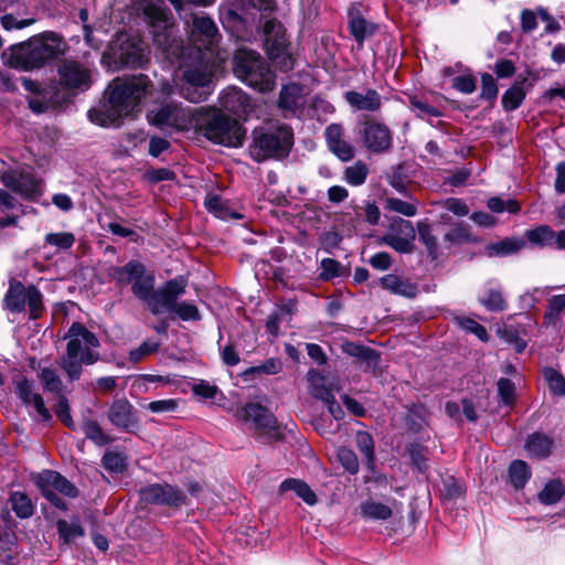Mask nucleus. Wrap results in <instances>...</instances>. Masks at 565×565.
I'll return each mask as SVG.
<instances>
[{"label":"nucleus","mask_w":565,"mask_h":565,"mask_svg":"<svg viewBox=\"0 0 565 565\" xmlns=\"http://www.w3.org/2000/svg\"><path fill=\"white\" fill-rule=\"evenodd\" d=\"M142 11L152 34L153 45L170 63L179 65L174 84L181 97L190 103L205 102L214 90L213 63L198 47H184L178 36L171 10L166 2H143Z\"/></svg>","instance_id":"f257e3e1"},{"label":"nucleus","mask_w":565,"mask_h":565,"mask_svg":"<svg viewBox=\"0 0 565 565\" xmlns=\"http://www.w3.org/2000/svg\"><path fill=\"white\" fill-rule=\"evenodd\" d=\"M151 87L149 77L143 74L117 77L108 86L107 103L88 111L90 121L104 127L120 126L122 119L139 107Z\"/></svg>","instance_id":"f03ea898"},{"label":"nucleus","mask_w":565,"mask_h":565,"mask_svg":"<svg viewBox=\"0 0 565 565\" xmlns=\"http://www.w3.org/2000/svg\"><path fill=\"white\" fill-rule=\"evenodd\" d=\"M64 339L67 340L65 353L57 360V365L65 372L70 382L78 381L83 374V365L95 364L100 355L95 349L100 342L95 333L83 323L73 322Z\"/></svg>","instance_id":"7ed1b4c3"},{"label":"nucleus","mask_w":565,"mask_h":565,"mask_svg":"<svg viewBox=\"0 0 565 565\" xmlns=\"http://www.w3.org/2000/svg\"><path fill=\"white\" fill-rule=\"evenodd\" d=\"M65 43L55 33L33 36L11 46L9 65L17 70L41 68L64 53Z\"/></svg>","instance_id":"20e7f679"},{"label":"nucleus","mask_w":565,"mask_h":565,"mask_svg":"<svg viewBox=\"0 0 565 565\" xmlns=\"http://www.w3.org/2000/svg\"><path fill=\"white\" fill-rule=\"evenodd\" d=\"M195 131L213 143L225 147H241L246 130L237 119L220 109L201 107L194 117Z\"/></svg>","instance_id":"39448f33"},{"label":"nucleus","mask_w":565,"mask_h":565,"mask_svg":"<svg viewBox=\"0 0 565 565\" xmlns=\"http://www.w3.org/2000/svg\"><path fill=\"white\" fill-rule=\"evenodd\" d=\"M294 147V130L288 125L257 127L252 132L249 154L256 162L286 159Z\"/></svg>","instance_id":"423d86ee"},{"label":"nucleus","mask_w":565,"mask_h":565,"mask_svg":"<svg viewBox=\"0 0 565 565\" xmlns=\"http://www.w3.org/2000/svg\"><path fill=\"white\" fill-rule=\"evenodd\" d=\"M234 73L248 86L268 92L275 84L274 73L266 61L256 52L241 50L234 56Z\"/></svg>","instance_id":"0eeeda50"},{"label":"nucleus","mask_w":565,"mask_h":565,"mask_svg":"<svg viewBox=\"0 0 565 565\" xmlns=\"http://www.w3.org/2000/svg\"><path fill=\"white\" fill-rule=\"evenodd\" d=\"M21 83L32 96L28 97V106L34 114H44L50 108H58L68 104L76 95L57 83L42 86L38 81L21 77Z\"/></svg>","instance_id":"6e6552de"},{"label":"nucleus","mask_w":565,"mask_h":565,"mask_svg":"<svg viewBox=\"0 0 565 565\" xmlns=\"http://www.w3.org/2000/svg\"><path fill=\"white\" fill-rule=\"evenodd\" d=\"M263 30L269 58L273 61L280 60V70L285 72L291 70L292 61L288 52L289 41L282 23L275 18L268 19L265 21Z\"/></svg>","instance_id":"1a4fd4ad"},{"label":"nucleus","mask_w":565,"mask_h":565,"mask_svg":"<svg viewBox=\"0 0 565 565\" xmlns=\"http://www.w3.org/2000/svg\"><path fill=\"white\" fill-rule=\"evenodd\" d=\"M58 84L78 95L93 85V72L87 65L72 58H63L57 65Z\"/></svg>","instance_id":"9d476101"},{"label":"nucleus","mask_w":565,"mask_h":565,"mask_svg":"<svg viewBox=\"0 0 565 565\" xmlns=\"http://www.w3.org/2000/svg\"><path fill=\"white\" fill-rule=\"evenodd\" d=\"M363 147L372 153H386L393 147V132L384 122L365 117L359 130Z\"/></svg>","instance_id":"9b49d317"},{"label":"nucleus","mask_w":565,"mask_h":565,"mask_svg":"<svg viewBox=\"0 0 565 565\" xmlns=\"http://www.w3.org/2000/svg\"><path fill=\"white\" fill-rule=\"evenodd\" d=\"M140 500L146 504L179 509L186 504V494L169 483H152L139 490Z\"/></svg>","instance_id":"f8f14e48"},{"label":"nucleus","mask_w":565,"mask_h":565,"mask_svg":"<svg viewBox=\"0 0 565 565\" xmlns=\"http://www.w3.org/2000/svg\"><path fill=\"white\" fill-rule=\"evenodd\" d=\"M239 416L245 422L253 423L258 437H267L273 440L280 438L277 419L265 406L258 403H248L242 408Z\"/></svg>","instance_id":"ddd939ff"},{"label":"nucleus","mask_w":565,"mask_h":565,"mask_svg":"<svg viewBox=\"0 0 565 565\" xmlns=\"http://www.w3.org/2000/svg\"><path fill=\"white\" fill-rule=\"evenodd\" d=\"M185 287L186 280L182 276L168 280L160 288L153 289L147 308L154 316L161 315L164 311L171 312L178 298L185 292Z\"/></svg>","instance_id":"4468645a"},{"label":"nucleus","mask_w":565,"mask_h":565,"mask_svg":"<svg viewBox=\"0 0 565 565\" xmlns=\"http://www.w3.org/2000/svg\"><path fill=\"white\" fill-rule=\"evenodd\" d=\"M220 33L214 21L207 17H195L190 36V44L184 47H198L202 54L213 58Z\"/></svg>","instance_id":"2eb2a0df"},{"label":"nucleus","mask_w":565,"mask_h":565,"mask_svg":"<svg viewBox=\"0 0 565 565\" xmlns=\"http://www.w3.org/2000/svg\"><path fill=\"white\" fill-rule=\"evenodd\" d=\"M0 179L6 188L25 200L35 201L42 194L38 179L29 171H7Z\"/></svg>","instance_id":"dca6fc26"},{"label":"nucleus","mask_w":565,"mask_h":565,"mask_svg":"<svg viewBox=\"0 0 565 565\" xmlns=\"http://www.w3.org/2000/svg\"><path fill=\"white\" fill-rule=\"evenodd\" d=\"M107 418L115 427L127 433L138 426L136 409L125 397L113 401L107 411Z\"/></svg>","instance_id":"f3484780"},{"label":"nucleus","mask_w":565,"mask_h":565,"mask_svg":"<svg viewBox=\"0 0 565 565\" xmlns=\"http://www.w3.org/2000/svg\"><path fill=\"white\" fill-rule=\"evenodd\" d=\"M117 61L124 66L145 67L149 62L148 50L142 41L127 39L122 41L115 52Z\"/></svg>","instance_id":"a211bd4d"},{"label":"nucleus","mask_w":565,"mask_h":565,"mask_svg":"<svg viewBox=\"0 0 565 565\" xmlns=\"http://www.w3.org/2000/svg\"><path fill=\"white\" fill-rule=\"evenodd\" d=\"M185 110L175 102L162 104L158 109H153L148 114L149 121L159 128L163 127H181L185 121Z\"/></svg>","instance_id":"6ab92c4d"},{"label":"nucleus","mask_w":565,"mask_h":565,"mask_svg":"<svg viewBox=\"0 0 565 565\" xmlns=\"http://www.w3.org/2000/svg\"><path fill=\"white\" fill-rule=\"evenodd\" d=\"M305 106L303 87L298 83H289L284 85L278 100V107L282 111L284 117L289 118L297 116L302 111Z\"/></svg>","instance_id":"aec40b11"},{"label":"nucleus","mask_w":565,"mask_h":565,"mask_svg":"<svg viewBox=\"0 0 565 565\" xmlns=\"http://www.w3.org/2000/svg\"><path fill=\"white\" fill-rule=\"evenodd\" d=\"M348 29L355 42L363 46L364 41L376 33L379 25L366 20L358 6L352 4L348 10Z\"/></svg>","instance_id":"412c9836"},{"label":"nucleus","mask_w":565,"mask_h":565,"mask_svg":"<svg viewBox=\"0 0 565 565\" xmlns=\"http://www.w3.org/2000/svg\"><path fill=\"white\" fill-rule=\"evenodd\" d=\"M220 105L238 117H246L252 110L250 97L237 87L224 89L220 96Z\"/></svg>","instance_id":"4be33fe9"},{"label":"nucleus","mask_w":565,"mask_h":565,"mask_svg":"<svg viewBox=\"0 0 565 565\" xmlns=\"http://www.w3.org/2000/svg\"><path fill=\"white\" fill-rule=\"evenodd\" d=\"M35 483H41L43 486L57 491L58 493L75 499L78 497L79 491L75 487L73 482L67 480L60 472L54 470H43L40 472L35 479Z\"/></svg>","instance_id":"5701e85b"},{"label":"nucleus","mask_w":565,"mask_h":565,"mask_svg":"<svg viewBox=\"0 0 565 565\" xmlns=\"http://www.w3.org/2000/svg\"><path fill=\"white\" fill-rule=\"evenodd\" d=\"M344 98L356 110L374 113L382 107V97L373 88H367L364 92L349 90L344 94Z\"/></svg>","instance_id":"b1692460"},{"label":"nucleus","mask_w":565,"mask_h":565,"mask_svg":"<svg viewBox=\"0 0 565 565\" xmlns=\"http://www.w3.org/2000/svg\"><path fill=\"white\" fill-rule=\"evenodd\" d=\"M147 271L146 266L139 260H129L124 266H115L110 270V277L120 287L127 286L140 278Z\"/></svg>","instance_id":"393cba45"},{"label":"nucleus","mask_w":565,"mask_h":565,"mask_svg":"<svg viewBox=\"0 0 565 565\" xmlns=\"http://www.w3.org/2000/svg\"><path fill=\"white\" fill-rule=\"evenodd\" d=\"M379 284L383 289L406 298H415L418 294V287L416 284L408 279H403L394 274L381 277Z\"/></svg>","instance_id":"a878e982"},{"label":"nucleus","mask_w":565,"mask_h":565,"mask_svg":"<svg viewBox=\"0 0 565 565\" xmlns=\"http://www.w3.org/2000/svg\"><path fill=\"white\" fill-rule=\"evenodd\" d=\"M342 352L363 362L365 372L374 371L380 361V354L374 349L354 342L343 343Z\"/></svg>","instance_id":"bb28decb"},{"label":"nucleus","mask_w":565,"mask_h":565,"mask_svg":"<svg viewBox=\"0 0 565 565\" xmlns=\"http://www.w3.org/2000/svg\"><path fill=\"white\" fill-rule=\"evenodd\" d=\"M204 205L210 213L221 220H242L244 217L241 213L233 211L228 201L223 200L218 194H209Z\"/></svg>","instance_id":"cd10ccee"},{"label":"nucleus","mask_w":565,"mask_h":565,"mask_svg":"<svg viewBox=\"0 0 565 565\" xmlns=\"http://www.w3.org/2000/svg\"><path fill=\"white\" fill-rule=\"evenodd\" d=\"M26 289L21 281L12 280L4 296L6 308L12 312H22L25 309Z\"/></svg>","instance_id":"c85d7f7f"},{"label":"nucleus","mask_w":565,"mask_h":565,"mask_svg":"<svg viewBox=\"0 0 565 565\" xmlns=\"http://www.w3.org/2000/svg\"><path fill=\"white\" fill-rule=\"evenodd\" d=\"M525 246L523 238L505 237L500 242L491 243L486 247L489 257H504L518 253Z\"/></svg>","instance_id":"c756f323"},{"label":"nucleus","mask_w":565,"mask_h":565,"mask_svg":"<svg viewBox=\"0 0 565 565\" xmlns=\"http://www.w3.org/2000/svg\"><path fill=\"white\" fill-rule=\"evenodd\" d=\"M9 503L14 514L20 519H30L34 514L35 504L26 492L12 491Z\"/></svg>","instance_id":"7c9ffc66"},{"label":"nucleus","mask_w":565,"mask_h":565,"mask_svg":"<svg viewBox=\"0 0 565 565\" xmlns=\"http://www.w3.org/2000/svg\"><path fill=\"white\" fill-rule=\"evenodd\" d=\"M56 530L61 545L66 546L74 544L76 539L85 535V530L78 521L68 523L66 520L60 519L56 521Z\"/></svg>","instance_id":"2f4dec72"},{"label":"nucleus","mask_w":565,"mask_h":565,"mask_svg":"<svg viewBox=\"0 0 565 565\" xmlns=\"http://www.w3.org/2000/svg\"><path fill=\"white\" fill-rule=\"evenodd\" d=\"M279 491L281 493L287 491H294L309 505H313L317 503L316 493L310 489V487L305 481L300 479H286L285 481L281 482Z\"/></svg>","instance_id":"473e14b6"},{"label":"nucleus","mask_w":565,"mask_h":565,"mask_svg":"<svg viewBox=\"0 0 565 565\" xmlns=\"http://www.w3.org/2000/svg\"><path fill=\"white\" fill-rule=\"evenodd\" d=\"M17 205V200L7 191L0 189V228L17 226L19 215L10 214Z\"/></svg>","instance_id":"72a5a7b5"},{"label":"nucleus","mask_w":565,"mask_h":565,"mask_svg":"<svg viewBox=\"0 0 565 565\" xmlns=\"http://www.w3.org/2000/svg\"><path fill=\"white\" fill-rule=\"evenodd\" d=\"M156 278L151 273L146 271L140 278L136 279L131 285L132 295L143 302L146 306L150 300L154 289Z\"/></svg>","instance_id":"f704fd0d"},{"label":"nucleus","mask_w":565,"mask_h":565,"mask_svg":"<svg viewBox=\"0 0 565 565\" xmlns=\"http://www.w3.org/2000/svg\"><path fill=\"white\" fill-rule=\"evenodd\" d=\"M553 441L546 435L534 433L526 440L527 451L537 458H545L551 454Z\"/></svg>","instance_id":"c9c22d12"},{"label":"nucleus","mask_w":565,"mask_h":565,"mask_svg":"<svg viewBox=\"0 0 565 565\" xmlns=\"http://www.w3.org/2000/svg\"><path fill=\"white\" fill-rule=\"evenodd\" d=\"M565 309V295H555L548 299L543 324L556 328Z\"/></svg>","instance_id":"e433bc0d"},{"label":"nucleus","mask_w":565,"mask_h":565,"mask_svg":"<svg viewBox=\"0 0 565 565\" xmlns=\"http://www.w3.org/2000/svg\"><path fill=\"white\" fill-rule=\"evenodd\" d=\"M360 509L361 515L364 519L385 521L388 520L393 514V511L388 505L375 502L373 500L363 502L360 505Z\"/></svg>","instance_id":"4c0bfd02"},{"label":"nucleus","mask_w":565,"mask_h":565,"mask_svg":"<svg viewBox=\"0 0 565 565\" xmlns=\"http://www.w3.org/2000/svg\"><path fill=\"white\" fill-rule=\"evenodd\" d=\"M526 239L537 247H552L554 230L548 225H540L525 232Z\"/></svg>","instance_id":"58836bf2"},{"label":"nucleus","mask_w":565,"mask_h":565,"mask_svg":"<svg viewBox=\"0 0 565 565\" xmlns=\"http://www.w3.org/2000/svg\"><path fill=\"white\" fill-rule=\"evenodd\" d=\"M417 231L418 239L425 245L428 257L431 260H436L438 258V241L433 234L430 225L425 222H419L417 224Z\"/></svg>","instance_id":"ea45409f"},{"label":"nucleus","mask_w":565,"mask_h":565,"mask_svg":"<svg viewBox=\"0 0 565 565\" xmlns=\"http://www.w3.org/2000/svg\"><path fill=\"white\" fill-rule=\"evenodd\" d=\"M531 477L527 463L523 460H514L509 467V478L515 489L524 488Z\"/></svg>","instance_id":"a19ab883"},{"label":"nucleus","mask_w":565,"mask_h":565,"mask_svg":"<svg viewBox=\"0 0 565 565\" xmlns=\"http://www.w3.org/2000/svg\"><path fill=\"white\" fill-rule=\"evenodd\" d=\"M565 489L561 480H550L543 490L539 493V500L544 504H555L564 495Z\"/></svg>","instance_id":"79ce46f5"},{"label":"nucleus","mask_w":565,"mask_h":565,"mask_svg":"<svg viewBox=\"0 0 565 565\" xmlns=\"http://www.w3.org/2000/svg\"><path fill=\"white\" fill-rule=\"evenodd\" d=\"M445 242L461 245L466 243H476L477 238L470 233V226L463 222L456 224L444 236Z\"/></svg>","instance_id":"37998d69"},{"label":"nucleus","mask_w":565,"mask_h":565,"mask_svg":"<svg viewBox=\"0 0 565 565\" xmlns=\"http://www.w3.org/2000/svg\"><path fill=\"white\" fill-rule=\"evenodd\" d=\"M454 322L466 332L475 334L480 341H489V334L487 329L482 324L477 322L475 319L463 316H457L454 318Z\"/></svg>","instance_id":"c03bdc74"},{"label":"nucleus","mask_w":565,"mask_h":565,"mask_svg":"<svg viewBox=\"0 0 565 565\" xmlns=\"http://www.w3.org/2000/svg\"><path fill=\"white\" fill-rule=\"evenodd\" d=\"M543 377L553 395L565 396V377L558 371L551 366L544 367Z\"/></svg>","instance_id":"a18cd8bd"},{"label":"nucleus","mask_w":565,"mask_h":565,"mask_svg":"<svg viewBox=\"0 0 565 565\" xmlns=\"http://www.w3.org/2000/svg\"><path fill=\"white\" fill-rule=\"evenodd\" d=\"M26 294L25 305L29 307V317L35 320L41 317L44 309L43 296L34 285L28 286Z\"/></svg>","instance_id":"49530a36"},{"label":"nucleus","mask_w":565,"mask_h":565,"mask_svg":"<svg viewBox=\"0 0 565 565\" xmlns=\"http://www.w3.org/2000/svg\"><path fill=\"white\" fill-rule=\"evenodd\" d=\"M369 168L365 162L359 160L344 170V180L354 186L363 184L367 178Z\"/></svg>","instance_id":"de8ad7c7"},{"label":"nucleus","mask_w":565,"mask_h":565,"mask_svg":"<svg viewBox=\"0 0 565 565\" xmlns=\"http://www.w3.org/2000/svg\"><path fill=\"white\" fill-rule=\"evenodd\" d=\"M479 302L492 312L503 311L508 308V303L499 289H489L483 297L479 298Z\"/></svg>","instance_id":"09e8293b"},{"label":"nucleus","mask_w":565,"mask_h":565,"mask_svg":"<svg viewBox=\"0 0 565 565\" xmlns=\"http://www.w3.org/2000/svg\"><path fill=\"white\" fill-rule=\"evenodd\" d=\"M525 89L519 88V86H511L508 88L501 98L502 107L505 111H513L521 106L525 99Z\"/></svg>","instance_id":"8fccbe9b"},{"label":"nucleus","mask_w":565,"mask_h":565,"mask_svg":"<svg viewBox=\"0 0 565 565\" xmlns=\"http://www.w3.org/2000/svg\"><path fill=\"white\" fill-rule=\"evenodd\" d=\"M355 210V217L353 218L354 222L364 221L369 223L370 225H377L380 217H381V211L375 204V202L366 201L363 207H354Z\"/></svg>","instance_id":"3c124183"},{"label":"nucleus","mask_w":565,"mask_h":565,"mask_svg":"<svg viewBox=\"0 0 565 565\" xmlns=\"http://www.w3.org/2000/svg\"><path fill=\"white\" fill-rule=\"evenodd\" d=\"M409 107L412 111H414L416 116L422 119L443 116V113L438 108L434 107L417 96L409 97Z\"/></svg>","instance_id":"603ef678"},{"label":"nucleus","mask_w":565,"mask_h":565,"mask_svg":"<svg viewBox=\"0 0 565 565\" xmlns=\"http://www.w3.org/2000/svg\"><path fill=\"white\" fill-rule=\"evenodd\" d=\"M379 244L387 245L401 254H411L415 249L414 241L385 234L379 239Z\"/></svg>","instance_id":"864d4df0"},{"label":"nucleus","mask_w":565,"mask_h":565,"mask_svg":"<svg viewBox=\"0 0 565 565\" xmlns=\"http://www.w3.org/2000/svg\"><path fill=\"white\" fill-rule=\"evenodd\" d=\"M103 467L109 472L121 473L127 469V457L115 451H107L102 458Z\"/></svg>","instance_id":"5fc2aeb1"},{"label":"nucleus","mask_w":565,"mask_h":565,"mask_svg":"<svg viewBox=\"0 0 565 565\" xmlns=\"http://www.w3.org/2000/svg\"><path fill=\"white\" fill-rule=\"evenodd\" d=\"M83 430L85 436L97 446H105L113 441V439L103 431L96 420H86L84 423Z\"/></svg>","instance_id":"6e6d98bb"},{"label":"nucleus","mask_w":565,"mask_h":565,"mask_svg":"<svg viewBox=\"0 0 565 565\" xmlns=\"http://www.w3.org/2000/svg\"><path fill=\"white\" fill-rule=\"evenodd\" d=\"M40 380L45 391L62 395L63 382L53 369H42Z\"/></svg>","instance_id":"4d7b16f0"},{"label":"nucleus","mask_w":565,"mask_h":565,"mask_svg":"<svg viewBox=\"0 0 565 565\" xmlns=\"http://www.w3.org/2000/svg\"><path fill=\"white\" fill-rule=\"evenodd\" d=\"M281 369H282L281 361L278 358H270L259 365L252 366V367L247 369L243 373V375L245 377H248V376L255 375V374L275 375V374L279 373L281 371Z\"/></svg>","instance_id":"13d9d810"},{"label":"nucleus","mask_w":565,"mask_h":565,"mask_svg":"<svg viewBox=\"0 0 565 565\" xmlns=\"http://www.w3.org/2000/svg\"><path fill=\"white\" fill-rule=\"evenodd\" d=\"M386 234H393L397 237L415 241L416 232L411 221L404 218L394 220Z\"/></svg>","instance_id":"bf43d9fd"},{"label":"nucleus","mask_w":565,"mask_h":565,"mask_svg":"<svg viewBox=\"0 0 565 565\" xmlns=\"http://www.w3.org/2000/svg\"><path fill=\"white\" fill-rule=\"evenodd\" d=\"M356 446L360 451L365 456L369 463L373 465L374 462V439L372 435L367 431L360 430L355 436Z\"/></svg>","instance_id":"052dcab7"},{"label":"nucleus","mask_w":565,"mask_h":565,"mask_svg":"<svg viewBox=\"0 0 565 565\" xmlns=\"http://www.w3.org/2000/svg\"><path fill=\"white\" fill-rule=\"evenodd\" d=\"M75 241L74 234L70 232L49 233L44 237L45 244L64 250L70 249Z\"/></svg>","instance_id":"680f3d73"},{"label":"nucleus","mask_w":565,"mask_h":565,"mask_svg":"<svg viewBox=\"0 0 565 565\" xmlns=\"http://www.w3.org/2000/svg\"><path fill=\"white\" fill-rule=\"evenodd\" d=\"M341 466L351 475L359 472V460L355 452L348 447H340L337 452Z\"/></svg>","instance_id":"e2e57ef3"},{"label":"nucleus","mask_w":565,"mask_h":565,"mask_svg":"<svg viewBox=\"0 0 565 565\" xmlns=\"http://www.w3.org/2000/svg\"><path fill=\"white\" fill-rule=\"evenodd\" d=\"M160 348V342L146 340L138 348L129 352V361L134 364L139 363L146 356L156 353Z\"/></svg>","instance_id":"0e129e2a"},{"label":"nucleus","mask_w":565,"mask_h":565,"mask_svg":"<svg viewBox=\"0 0 565 565\" xmlns=\"http://www.w3.org/2000/svg\"><path fill=\"white\" fill-rule=\"evenodd\" d=\"M321 273L319 278L322 281H329L335 277L342 276V265L333 258H323L320 263Z\"/></svg>","instance_id":"69168bd1"},{"label":"nucleus","mask_w":565,"mask_h":565,"mask_svg":"<svg viewBox=\"0 0 565 565\" xmlns=\"http://www.w3.org/2000/svg\"><path fill=\"white\" fill-rule=\"evenodd\" d=\"M173 313H175L183 321H199L201 320V313L198 307L193 303L181 301L175 303L172 309Z\"/></svg>","instance_id":"338daca9"},{"label":"nucleus","mask_w":565,"mask_h":565,"mask_svg":"<svg viewBox=\"0 0 565 565\" xmlns=\"http://www.w3.org/2000/svg\"><path fill=\"white\" fill-rule=\"evenodd\" d=\"M497 385H498V395H499L501 402L507 406L513 405L514 398H515L514 383L509 379L501 377V379H499Z\"/></svg>","instance_id":"774afa93"}]
</instances>
